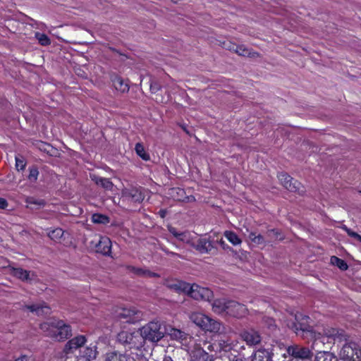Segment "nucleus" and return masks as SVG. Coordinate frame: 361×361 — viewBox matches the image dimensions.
<instances>
[{
  "label": "nucleus",
  "mask_w": 361,
  "mask_h": 361,
  "mask_svg": "<svg viewBox=\"0 0 361 361\" xmlns=\"http://www.w3.org/2000/svg\"><path fill=\"white\" fill-rule=\"evenodd\" d=\"M40 329L47 336L56 341H61L71 336L70 326L66 325L61 320H51L40 324Z\"/></svg>",
  "instance_id": "1"
},
{
  "label": "nucleus",
  "mask_w": 361,
  "mask_h": 361,
  "mask_svg": "<svg viewBox=\"0 0 361 361\" xmlns=\"http://www.w3.org/2000/svg\"><path fill=\"white\" fill-rule=\"evenodd\" d=\"M204 345H207L206 348L209 351H214L218 353L221 356L228 357L229 354L233 355V352L237 353L243 348V346L240 345L237 340L231 338H221L214 343L204 342Z\"/></svg>",
  "instance_id": "2"
},
{
  "label": "nucleus",
  "mask_w": 361,
  "mask_h": 361,
  "mask_svg": "<svg viewBox=\"0 0 361 361\" xmlns=\"http://www.w3.org/2000/svg\"><path fill=\"white\" fill-rule=\"evenodd\" d=\"M296 323L294 324L295 331L308 341H317L321 338L322 334L315 331L308 324L310 317L302 314H295Z\"/></svg>",
  "instance_id": "3"
},
{
  "label": "nucleus",
  "mask_w": 361,
  "mask_h": 361,
  "mask_svg": "<svg viewBox=\"0 0 361 361\" xmlns=\"http://www.w3.org/2000/svg\"><path fill=\"white\" fill-rule=\"evenodd\" d=\"M190 320L201 329L211 333H220L223 329L222 324L201 312H192Z\"/></svg>",
  "instance_id": "4"
},
{
  "label": "nucleus",
  "mask_w": 361,
  "mask_h": 361,
  "mask_svg": "<svg viewBox=\"0 0 361 361\" xmlns=\"http://www.w3.org/2000/svg\"><path fill=\"white\" fill-rule=\"evenodd\" d=\"M119 343L128 345L130 348L140 349L144 345V338L140 331H122L117 336Z\"/></svg>",
  "instance_id": "5"
},
{
  "label": "nucleus",
  "mask_w": 361,
  "mask_h": 361,
  "mask_svg": "<svg viewBox=\"0 0 361 361\" xmlns=\"http://www.w3.org/2000/svg\"><path fill=\"white\" fill-rule=\"evenodd\" d=\"M144 342L148 340L152 342H158L165 334L164 330L161 328V324L157 320L152 321L140 329Z\"/></svg>",
  "instance_id": "6"
},
{
  "label": "nucleus",
  "mask_w": 361,
  "mask_h": 361,
  "mask_svg": "<svg viewBox=\"0 0 361 361\" xmlns=\"http://www.w3.org/2000/svg\"><path fill=\"white\" fill-rule=\"evenodd\" d=\"M339 355L343 361H360L361 349L357 343L349 341L343 345Z\"/></svg>",
  "instance_id": "7"
},
{
  "label": "nucleus",
  "mask_w": 361,
  "mask_h": 361,
  "mask_svg": "<svg viewBox=\"0 0 361 361\" xmlns=\"http://www.w3.org/2000/svg\"><path fill=\"white\" fill-rule=\"evenodd\" d=\"M186 293L197 300L210 301L213 298V293L209 288L202 287L195 283L192 285L189 283Z\"/></svg>",
  "instance_id": "8"
},
{
  "label": "nucleus",
  "mask_w": 361,
  "mask_h": 361,
  "mask_svg": "<svg viewBox=\"0 0 361 361\" xmlns=\"http://www.w3.org/2000/svg\"><path fill=\"white\" fill-rule=\"evenodd\" d=\"M287 353L289 355L297 359H309L311 358L312 353L311 350L306 347H302L298 345H293L288 346Z\"/></svg>",
  "instance_id": "9"
},
{
  "label": "nucleus",
  "mask_w": 361,
  "mask_h": 361,
  "mask_svg": "<svg viewBox=\"0 0 361 361\" xmlns=\"http://www.w3.org/2000/svg\"><path fill=\"white\" fill-rule=\"evenodd\" d=\"M279 180L282 185L290 192H299L300 185L297 180H294L288 174L280 173L278 175Z\"/></svg>",
  "instance_id": "10"
},
{
  "label": "nucleus",
  "mask_w": 361,
  "mask_h": 361,
  "mask_svg": "<svg viewBox=\"0 0 361 361\" xmlns=\"http://www.w3.org/2000/svg\"><path fill=\"white\" fill-rule=\"evenodd\" d=\"M247 312V308L243 304L233 300L228 301L227 314L235 317H243Z\"/></svg>",
  "instance_id": "11"
},
{
  "label": "nucleus",
  "mask_w": 361,
  "mask_h": 361,
  "mask_svg": "<svg viewBox=\"0 0 361 361\" xmlns=\"http://www.w3.org/2000/svg\"><path fill=\"white\" fill-rule=\"evenodd\" d=\"M193 361H214L212 356L200 346V344H196L190 353Z\"/></svg>",
  "instance_id": "12"
},
{
  "label": "nucleus",
  "mask_w": 361,
  "mask_h": 361,
  "mask_svg": "<svg viewBox=\"0 0 361 361\" xmlns=\"http://www.w3.org/2000/svg\"><path fill=\"white\" fill-rule=\"evenodd\" d=\"M164 285L169 289L173 290L177 293H186L188 289L189 283L178 281L176 279L166 280Z\"/></svg>",
  "instance_id": "13"
},
{
  "label": "nucleus",
  "mask_w": 361,
  "mask_h": 361,
  "mask_svg": "<svg viewBox=\"0 0 361 361\" xmlns=\"http://www.w3.org/2000/svg\"><path fill=\"white\" fill-rule=\"evenodd\" d=\"M241 338L248 345H255L261 341L260 335L253 330L243 332Z\"/></svg>",
  "instance_id": "14"
},
{
  "label": "nucleus",
  "mask_w": 361,
  "mask_h": 361,
  "mask_svg": "<svg viewBox=\"0 0 361 361\" xmlns=\"http://www.w3.org/2000/svg\"><path fill=\"white\" fill-rule=\"evenodd\" d=\"M86 342V338L85 336L80 335L68 341L65 345V352L66 353H71L73 350H76L78 348L83 345Z\"/></svg>",
  "instance_id": "15"
},
{
  "label": "nucleus",
  "mask_w": 361,
  "mask_h": 361,
  "mask_svg": "<svg viewBox=\"0 0 361 361\" xmlns=\"http://www.w3.org/2000/svg\"><path fill=\"white\" fill-rule=\"evenodd\" d=\"M111 242L108 237H99L98 243L96 244V251L102 255H106L111 252Z\"/></svg>",
  "instance_id": "16"
},
{
  "label": "nucleus",
  "mask_w": 361,
  "mask_h": 361,
  "mask_svg": "<svg viewBox=\"0 0 361 361\" xmlns=\"http://www.w3.org/2000/svg\"><path fill=\"white\" fill-rule=\"evenodd\" d=\"M137 311L134 308H123L118 313L119 319H125L128 323H135L137 320Z\"/></svg>",
  "instance_id": "17"
},
{
  "label": "nucleus",
  "mask_w": 361,
  "mask_h": 361,
  "mask_svg": "<svg viewBox=\"0 0 361 361\" xmlns=\"http://www.w3.org/2000/svg\"><path fill=\"white\" fill-rule=\"evenodd\" d=\"M114 87L117 91L121 93H126L129 91L130 86L128 80H126L118 75L114 76L111 79Z\"/></svg>",
  "instance_id": "18"
},
{
  "label": "nucleus",
  "mask_w": 361,
  "mask_h": 361,
  "mask_svg": "<svg viewBox=\"0 0 361 361\" xmlns=\"http://www.w3.org/2000/svg\"><path fill=\"white\" fill-rule=\"evenodd\" d=\"M105 361H133V359L126 353L112 351L106 353Z\"/></svg>",
  "instance_id": "19"
},
{
  "label": "nucleus",
  "mask_w": 361,
  "mask_h": 361,
  "mask_svg": "<svg viewBox=\"0 0 361 361\" xmlns=\"http://www.w3.org/2000/svg\"><path fill=\"white\" fill-rule=\"evenodd\" d=\"M25 308L31 312H35L38 316L44 314L47 315L51 312L50 307L44 304L27 305Z\"/></svg>",
  "instance_id": "20"
},
{
  "label": "nucleus",
  "mask_w": 361,
  "mask_h": 361,
  "mask_svg": "<svg viewBox=\"0 0 361 361\" xmlns=\"http://www.w3.org/2000/svg\"><path fill=\"white\" fill-rule=\"evenodd\" d=\"M39 148L41 151L45 152L47 155L52 158L61 157V152L59 150L49 144L42 142Z\"/></svg>",
  "instance_id": "21"
},
{
  "label": "nucleus",
  "mask_w": 361,
  "mask_h": 361,
  "mask_svg": "<svg viewBox=\"0 0 361 361\" xmlns=\"http://www.w3.org/2000/svg\"><path fill=\"white\" fill-rule=\"evenodd\" d=\"M91 178L97 185H100L106 190H113L114 184L110 179L106 178L98 177L95 175H91Z\"/></svg>",
  "instance_id": "22"
},
{
  "label": "nucleus",
  "mask_w": 361,
  "mask_h": 361,
  "mask_svg": "<svg viewBox=\"0 0 361 361\" xmlns=\"http://www.w3.org/2000/svg\"><path fill=\"white\" fill-rule=\"evenodd\" d=\"M97 349L96 347H86L80 353V359H83L85 361H92L97 357Z\"/></svg>",
  "instance_id": "23"
},
{
  "label": "nucleus",
  "mask_w": 361,
  "mask_h": 361,
  "mask_svg": "<svg viewBox=\"0 0 361 361\" xmlns=\"http://www.w3.org/2000/svg\"><path fill=\"white\" fill-rule=\"evenodd\" d=\"M228 301L225 299L215 300L212 303V310L217 314L226 313L227 314Z\"/></svg>",
  "instance_id": "24"
},
{
  "label": "nucleus",
  "mask_w": 361,
  "mask_h": 361,
  "mask_svg": "<svg viewBox=\"0 0 361 361\" xmlns=\"http://www.w3.org/2000/svg\"><path fill=\"white\" fill-rule=\"evenodd\" d=\"M164 331L172 340L183 341L185 338V334L180 329L170 327L164 329Z\"/></svg>",
  "instance_id": "25"
},
{
  "label": "nucleus",
  "mask_w": 361,
  "mask_h": 361,
  "mask_svg": "<svg viewBox=\"0 0 361 361\" xmlns=\"http://www.w3.org/2000/svg\"><path fill=\"white\" fill-rule=\"evenodd\" d=\"M252 361H272V359L268 350L259 349L254 354Z\"/></svg>",
  "instance_id": "26"
},
{
  "label": "nucleus",
  "mask_w": 361,
  "mask_h": 361,
  "mask_svg": "<svg viewBox=\"0 0 361 361\" xmlns=\"http://www.w3.org/2000/svg\"><path fill=\"white\" fill-rule=\"evenodd\" d=\"M197 250L201 253H207L212 248V243L206 238H200L195 245Z\"/></svg>",
  "instance_id": "27"
},
{
  "label": "nucleus",
  "mask_w": 361,
  "mask_h": 361,
  "mask_svg": "<svg viewBox=\"0 0 361 361\" xmlns=\"http://www.w3.org/2000/svg\"><path fill=\"white\" fill-rule=\"evenodd\" d=\"M224 236L233 245H239L242 243L240 238L233 231H226L224 232Z\"/></svg>",
  "instance_id": "28"
},
{
  "label": "nucleus",
  "mask_w": 361,
  "mask_h": 361,
  "mask_svg": "<svg viewBox=\"0 0 361 361\" xmlns=\"http://www.w3.org/2000/svg\"><path fill=\"white\" fill-rule=\"evenodd\" d=\"M11 274L22 280H27L29 279L30 272L21 268H13Z\"/></svg>",
  "instance_id": "29"
},
{
  "label": "nucleus",
  "mask_w": 361,
  "mask_h": 361,
  "mask_svg": "<svg viewBox=\"0 0 361 361\" xmlns=\"http://www.w3.org/2000/svg\"><path fill=\"white\" fill-rule=\"evenodd\" d=\"M331 263L343 271H345L348 268L347 263L343 259L336 256H332L331 257Z\"/></svg>",
  "instance_id": "30"
},
{
  "label": "nucleus",
  "mask_w": 361,
  "mask_h": 361,
  "mask_svg": "<svg viewBox=\"0 0 361 361\" xmlns=\"http://www.w3.org/2000/svg\"><path fill=\"white\" fill-rule=\"evenodd\" d=\"M35 38L38 40L39 43L42 46H47L51 44V40L49 37L44 34L39 32H35Z\"/></svg>",
  "instance_id": "31"
},
{
  "label": "nucleus",
  "mask_w": 361,
  "mask_h": 361,
  "mask_svg": "<svg viewBox=\"0 0 361 361\" xmlns=\"http://www.w3.org/2000/svg\"><path fill=\"white\" fill-rule=\"evenodd\" d=\"M123 194L127 197H131L135 201L140 202L142 200L141 193L137 190H126Z\"/></svg>",
  "instance_id": "32"
},
{
  "label": "nucleus",
  "mask_w": 361,
  "mask_h": 361,
  "mask_svg": "<svg viewBox=\"0 0 361 361\" xmlns=\"http://www.w3.org/2000/svg\"><path fill=\"white\" fill-rule=\"evenodd\" d=\"M92 221L95 224H106L109 222V219L107 216L101 214H94L92 216Z\"/></svg>",
  "instance_id": "33"
},
{
  "label": "nucleus",
  "mask_w": 361,
  "mask_h": 361,
  "mask_svg": "<svg viewBox=\"0 0 361 361\" xmlns=\"http://www.w3.org/2000/svg\"><path fill=\"white\" fill-rule=\"evenodd\" d=\"M233 49L240 56H250V51L244 45H233Z\"/></svg>",
  "instance_id": "34"
},
{
  "label": "nucleus",
  "mask_w": 361,
  "mask_h": 361,
  "mask_svg": "<svg viewBox=\"0 0 361 361\" xmlns=\"http://www.w3.org/2000/svg\"><path fill=\"white\" fill-rule=\"evenodd\" d=\"M51 240H57L60 239L63 235V231L60 228H56L48 233Z\"/></svg>",
  "instance_id": "35"
},
{
  "label": "nucleus",
  "mask_w": 361,
  "mask_h": 361,
  "mask_svg": "<svg viewBox=\"0 0 361 361\" xmlns=\"http://www.w3.org/2000/svg\"><path fill=\"white\" fill-rule=\"evenodd\" d=\"M132 271H133V272L137 275H145V276H148L150 277H159V275L157 273L151 272V271H147V270H143V269H139V268L133 267Z\"/></svg>",
  "instance_id": "36"
},
{
  "label": "nucleus",
  "mask_w": 361,
  "mask_h": 361,
  "mask_svg": "<svg viewBox=\"0 0 361 361\" xmlns=\"http://www.w3.org/2000/svg\"><path fill=\"white\" fill-rule=\"evenodd\" d=\"M135 150L136 152V154L140 157V158H149V157H147V154L145 151V147L141 143H137L135 147Z\"/></svg>",
  "instance_id": "37"
},
{
  "label": "nucleus",
  "mask_w": 361,
  "mask_h": 361,
  "mask_svg": "<svg viewBox=\"0 0 361 361\" xmlns=\"http://www.w3.org/2000/svg\"><path fill=\"white\" fill-rule=\"evenodd\" d=\"M177 239L183 242L189 243L190 242V234L188 231L180 232L178 233Z\"/></svg>",
  "instance_id": "38"
},
{
  "label": "nucleus",
  "mask_w": 361,
  "mask_h": 361,
  "mask_svg": "<svg viewBox=\"0 0 361 361\" xmlns=\"http://www.w3.org/2000/svg\"><path fill=\"white\" fill-rule=\"evenodd\" d=\"M149 87L151 92L155 94L161 90V86L157 81H151Z\"/></svg>",
  "instance_id": "39"
},
{
  "label": "nucleus",
  "mask_w": 361,
  "mask_h": 361,
  "mask_svg": "<svg viewBox=\"0 0 361 361\" xmlns=\"http://www.w3.org/2000/svg\"><path fill=\"white\" fill-rule=\"evenodd\" d=\"M26 165V159H16V167L18 171L23 170Z\"/></svg>",
  "instance_id": "40"
},
{
  "label": "nucleus",
  "mask_w": 361,
  "mask_h": 361,
  "mask_svg": "<svg viewBox=\"0 0 361 361\" xmlns=\"http://www.w3.org/2000/svg\"><path fill=\"white\" fill-rule=\"evenodd\" d=\"M38 171L36 168H32L30 169V173L28 176V178L30 180H36L38 176Z\"/></svg>",
  "instance_id": "41"
},
{
  "label": "nucleus",
  "mask_w": 361,
  "mask_h": 361,
  "mask_svg": "<svg viewBox=\"0 0 361 361\" xmlns=\"http://www.w3.org/2000/svg\"><path fill=\"white\" fill-rule=\"evenodd\" d=\"M252 242L257 244H262L264 242V238L262 235H257V236H255V238L252 239Z\"/></svg>",
  "instance_id": "42"
},
{
  "label": "nucleus",
  "mask_w": 361,
  "mask_h": 361,
  "mask_svg": "<svg viewBox=\"0 0 361 361\" xmlns=\"http://www.w3.org/2000/svg\"><path fill=\"white\" fill-rule=\"evenodd\" d=\"M8 204L6 199L3 197H0V209H6L8 207Z\"/></svg>",
  "instance_id": "43"
},
{
  "label": "nucleus",
  "mask_w": 361,
  "mask_h": 361,
  "mask_svg": "<svg viewBox=\"0 0 361 361\" xmlns=\"http://www.w3.org/2000/svg\"><path fill=\"white\" fill-rule=\"evenodd\" d=\"M344 229L347 231L348 234L353 237V238H356V237L357 236L358 233L354 232V231H350V229H348L346 226L344 227Z\"/></svg>",
  "instance_id": "44"
},
{
  "label": "nucleus",
  "mask_w": 361,
  "mask_h": 361,
  "mask_svg": "<svg viewBox=\"0 0 361 361\" xmlns=\"http://www.w3.org/2000/svg\"><path fill=\"white\" fill-rule=\"evenodd\" d=\"M169 231L173 236H175L177 238V236L179 233L176 231L175 228L171 226L169 228Z\"/></svg>",
  "instance_id": "45"
},
{
  "label": "nucleus",
  "mask_w": 361,
  "mask_h": 361,
  "mask_svg": "<svg viewBox=\"0 0 361 361\" xmlns=\"http://www.w3.org/2000/svg\"><path fill=\"white\" fill-rule=\"evenodd\" d=\"M166 214H167V211L166 209H160L159 211V215L162 219L165 218Z\"/></svg>",
  "instance_id": "46"
},
{
  "label": "nucleus",
  "mask_w": 361,
  "mask_h": 361,
  "mask_svg": "<svg viewBox=\"0 0 361 361\" xmlns=\"http://www.w3.org/2000/svg\"><path fill=\"white\" fill-rule=\"evenodd\" d=\"M27 357L25 355H23L20 357H18L15 361H27Z\"/></svg>",
  "instance_id": "47"
},
{
  "label": "nucleus",
  "mask_w": 361,
  "mask_h": 361,
  "mask_svg": "<svg viewBox=\"0 0 361 361\" xmlns=\"http://www.w3.org/2000/svg\"><path fill=\"white\" fill-rule=\"evenodd\" d=\"M232 361H247V360L244 357H236L235 359L233 360Z\"/></svg>",
  "instance_id": "48"
},
{
  "label": "nucleus",
  "mask_w": 361,
  "mask_h": 361,
  "mask_svg": "<svg viewBox=\"0 0 361 361\" xmlns=\"http://www.w3.org/2000/svg\"><path fill=\"white\" fill-rule=\"evenodd\" d=\"M255 236H257V235L255 233H250L249 235V238L252 242V239L255 238Z\"/></svg>",
  "instance_id": "49"
},
{
  "label": "nucleus",
  "mask_w": 361,
  "mask_h": 361,
  "mask_svg": "<svg viewBox=\"0 0 361 361\" xmlns=\"http://www.w3.org/2000/svg\"><path fill=\"white\" fill-rule=\"evenodd\" d=\"M163 361H173V360L169 356H165L163 359Z\"/></svg>",
  "instance_id": "50"
},
{
  "label": "nucleus",
  "mask_w": 361,
  "mask_h": 361,
  "mask_svg": "<svg viewBox=\"0 0 361 361\" xmlns=\"http://www.w3.org/2000/svg\"><path fill=\"white\" fill-rule=\"evenodd\" d=\"M35 204H39V205H44V201L43 200H40L37 202H35Z\"/></svg>",
  "instance_id": "51"
},
{
  "label": "nucleus",
  "mask_w": 361,
  "mask_h": 361,
  "mask_svg": "<svg viewBox=\"0 0 361 361\" xmlns=\"http://www.w3.org/2000/svg\"><path fill=\"white\" fill-rule=\"evenodd\" d=\"M182 129L186 133H189V132L186 129V127L185 126H181Z\"/></svg>",
  "instance_id": "52"
},
{
  "label": "nucleus",
  "mask_w": 361,
  "mask_h": 361,
  "mask_svg": "<svg viewBox=\"0 0 361 361\" xmlns=\"http://www.w3.org/2000/svg\"><path fill=\"white\" fill-rule=\"evenodd\" d=\"M356 239L361 243V235H360L358 234L357 236L356 237Z\"/></svg>",
  "instance_id": "53"
},
{
  "label": "nucleus",
  "mask_w": 361,
  "mask_h": 361,
  "mask_svg": "<svg viewBox=\"0 0 361 361\" xmlns=\"http://www.w3.org/2000/svg\"><path fill=\"white\" fill-rule=\"evenodd\" d=\"M173 2L176 3L178 0H171Z\"/></svg>",
  "instance_id": "54"
},
{
  "label": "nucleus",
  "mask_w": 361,
  "mask_h": 361,
  "mask_svg": "<svg viewBox=\"0 0 361 361\" xmlns=\"http://www.w3.org/2000/svg\"><path fill=\"white\" fill-rule=\"evenodd\" d=\"M360 192H361V191H360Z\"/></svg>",
  "instance_id": "55"
}]
</instances>
